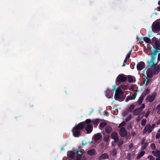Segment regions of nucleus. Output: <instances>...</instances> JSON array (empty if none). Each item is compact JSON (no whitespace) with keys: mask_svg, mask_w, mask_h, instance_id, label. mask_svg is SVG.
Instances as JSON below:
<instances>
[{"mask_svg":"<svg viewBox=\"0 0 160 160\" xmlns=\"http://www.w3.org/2000/svg\"><path fill=\"white\" fill-rule=\"evenodd\" d=\"M156 109L157 110V113L160 114V103L157 106Z\"/></svg>","mask_w":160,"mask_h":160,"instance_id":"33","label":"nucleus"},{"mask_svg":"<svg viewBox=\"0 0 160 160\" xmlns=\"http://www.w3.org/2000/svg\"><path fill=\"white\" fill-rule=\"evenodd\" d=\"M155 48H160V42L158 40H156L155 43Z\"/></svg>","mask_w":160,"mask_h":160,"instance_id":"30","label":"nucleus"},{"mask_svg":"<svg viewBox=\"0 0 160 160\" xmlns=\"http://www.w3.org/2000/svg\"><path fill=\"white\" fill-rule=\"evenodd\" d=\"M85 124H89L92 122V120L90 119H87L84 122Z\"/></svg>","mask_w":160,"mask_h":160,"instance_id":"36","label":"nucleus"},{"mask_svg":"<svg viewBox=\"0 0 160 160\" xmlns=\"http://www.w3.org/2000/svg\"><path fill=\"white\" fill-rule=\"evenodd\" d=\"M157 94L156 93H153L151 95L148 96L146 98L147 100H148V102H152L155 99Z\"/></svg>","mask_w":160,"mask_h":160,"instance_id":"11","label":"nucleus"},{"mask_svg":"<svg viewBox=\"0 0 160 160\" xmlns=\"http://www.w3.org/2000/svg\"><path fill=\"white\" fill-rule=\"evenodd\" d=\"M119 134L121 137H125L127 135V132L125 128L122 127L119 130Z\"/></svg>","mask_w":160,"mask_h":160,"instance_id":"7","label":"nucleus"},{"mask_svg":"<svg viewBox=\"0 0 160 160\" xmlns=\"http://www.w3.org/2000/svg\"><path fill=\"white\" fill-rule=\"evenodd\" d=\"M68 155L71 158H74L75 157V152L72 151H69L68 152Z\"/></svg>","mask_w":160,"mask_h":160,"instance_id":"17","label":"nucleus"},{"mask_svg":"<svg viewBox=\"0 0 160 160\" xmlns=\"http://www.w3.org/2000/svg\"><path fill=\"white\" fill-rule=\"evenodd\" d=\"M156 123L158 125L160 124V119L157 121Z\"/></svg>","mask_w":160,"mask_h":160,"instance_id":"64","label":"nucleus"},{"mask_svg":"<svg viewBox=\"0 0 160 160\" xmlns=\"http://www.w3.org/2000/svg\"><path fill=\"white\" fill-rule=\"evenodd\" d=\"M125 122L124 121H123L119 125L118 128L123 127L125 125Z\"/></svg>","mask_w":160,"mask_h":160,"instance_id":"42","label":"nucleus"},{"mask_svg":"<svg viewBox=\"0 0 160 160\" xmlns=\"http://www.w3.org/2000/svg\"><path fill=\"white\" fill-rule=\"evenodd\" d=\"M145 138H143L142 139V141L141 144H144L145 143Z\"/></svg>","mask_w":160,"mask_h":160,"instance_id":"59","label":"nucleus"},{"mask_svg":"<svg viewBox=\"0 0 160 160\" xmlns=\"http://www.w3.org/2000/svg\"><path fill=\"white\" fill-rule=\"evenodd\" d=\"M128 146L129 148V149H131L133 147V145L132 143H131Z\"/></svg>","mask_w":160,"mask_h":160,"instance_id":"57","label":"nucleus"},{"mask_svg":"<svg viewBox=\"0 0 160 160\" xmlns=\"http://www.w3.org/2000/svg\"><path fill=\"white\" fill-rule=\"evenodd\" d=\"M102 137V135L100 133H98L95 135L94 136V139L95 140H98Z\"/></svg>","mask_w":160,"mask_h":160,"instance_id":"22","label":"nucleus"},{"mask_svg":"<svg viewBox=\"0 0 160 160\" xmlns=\"http://www.w3.org/2000/svg\"><path fill=\"white\" fill-rule=\"evenodd\" d=\"M81 152H82L83 153L84 152H83V150H79V151H78L77 152V154H78L79 153L81 154Z\"/></svg>","mask_w":160,"mask_h":160,"instance_id":"58","label":"nucleus"},{"mask_svg":"<svg viewBox=\"0 0 160 160\" xmlns=\"http://www.w3.org/2000/svg\"><path fill=\"white\" fill-rule=\"evenodd\" d=\"M131 154L130 153H128L127 155V158L128 160H130L131 159Z\"/></svg>","mask_w":160,"mask_h":160,"instance_id":"43","label":"nucleus"},{"mask_svg":"<svg viewBox=\"0 0 160 160\" xmlns=\"http://www.w3.org/2000/svg\"><path fill=\"white\" fill-rule=\"evenodd\" d=\"M127 79V77L123 74H120L117 77L116 82L117 84H119L121 82L126 81Z\"/></svg>","mask_w":160,"mask_h":160,"instance_id":"3","label":"nucleus"},{"mask_svg":"<svg viewBox=\"0 0 160 160\" xmlns=\"http://www.w3.org/2000/svg\"><path fill=\"white\" fill-rule=\"evenodd\" d=\"M147 122V120L145 119H143L141 122V124L142 126H144L145 125Z\"/></svg>","mask_w":160,"mask_h":160,"instance_id":"37","label":"nucleus"},{"mask_svg":"<svg viewBox=\"0 0 160 160\" xmlns=\"http://www.w3.org/2000/svg\"><path fill=\"white\" fill-rule=\"evenodd\" d=\"M128 59H126V58H125V59H124V62H123V65L122 66V67H124V66H125V63L127 62Z\"/></svg>","mask_w":160,"mask_h":160,"instance_id":"51","label":"nucleus"},{"mask_svg":"<svg viewBox=\"0 0 160 160\" xmlns=\"http://www.w3.org/2000/svg\"><path fill=\"white\" fill-rule=\"evenodd\" d=\"M111 154L113 156H115L117 154V150L115 148H113L111 152Z\"/></svg>","mask_w":160,"mask_h":160,"instance_id":"31","label":"nucleus"},{"mask_svg":"<svg viewBox=\"0 0 160 160\" xmlns=\"http://www.w3.org/2000/svg\"><path fill=\"white\" fill-rule=\"evenodd\" d=\"M92 125L91 124H88L85 128V130L87 131V134L91 133L92 131Z\"/></svg>","mask_w":160,"mask_h":160,"instance_id":"13","label":"nucleus"},{"mask_svg":"<svg viewBox=\"0 0 160 160\" xmlns=\"http://www.w3.org/2000/svg\"><path fill=\"white\" fill-rule=\"evenodd\" d=\"M143 117V116L141 115L140 114L138 116L137 118L136 119V121L137 122H139L141 119Z\"/></svg>","mask_w":160,"mask_h":160,"instance_id":"39","label":"nucleus"},{"mask_svg":"<svg viewBox=\"0 0 160 160\" xmlns=\"http://www.w3.org/2000/svg\"><path fill=\"white\" fill-rule=\"evenodd\" d=\"M106 125V123L105 122H101L100 125H99V127L100 128H103Z\"/></svg>","mask_w":160,"mask_h":160,"instance_id":"41","label":"nucleus"},{"mask_svg":"<svg viewBox=\"0 0 160 160\" xmlns=\"http://www.w3.org/2000/svg\"><path fill=\"white\" fill-rule=\"evenodd\" d=\"M81 154L79 153L78 154H77V155L75 160H81L82 156L83 154V153L81 152Z\"/></svg>","mask_w":160,"mask_h":160,"instance_id":"28","label":"nucleus"},{"mask_svg":"<svg viewBox=\"0 0 160 160\" xmlns=\"http://www.w3.org/2000/svg\"><path fill=\"white\" fill-rule=\"evenodd\" d=\"M135 107V105L134 104H132L130 105V107L128 110V112H131L133 109Z\"/></svg>","mask_w":160,"mask_h":160,"instance_id":"29","label":"nucleus"},{"mask_svg":"<svg viewBox=\"0 0 160 160\" xmlns=\"http://www.w3.org/2000/svg\"><path fill=\"white\" fill-rule=\"evenodd\" d=\"M132 48H131L130 52L128 53L127 54V56L125 58H126V59H128L130 58V55L131 54V52H132Z\"/></svg>","mask_w":160,"mask_h":160,"instance_id":"40","label":"nucleus"},{"mask_svg":"<svg viewBox=\"0 0 160 160\" xmlns=\"http://www.w3.org/2000/svg\"><path fill=\"white\" fill-rule=\"evenodd\" d=\"M148 158L150 160H155V158L152 155H149L148 157Z\"/></svg>","mask_w":160,"mask_h":160,"instance_id":"46","label":"nucleus"},{"mask_svg":"<svg viewBox=\"0 0 160 160\" xmlns=\"http://www.w3.org/2000/svg\"><path fill=\"white\" fill-rule=\"evenodd\" d=\"M160 72V66H158L154 68L153 70V73L154 75H157Z\"/></svg>","mask_w":160,"mask_h":160,"instance_id":"16","label":"nucleus"},{"mask_svg":"<svg viewBox=\"0 0 160 160\" xmlns=\"http://www.w3.org/2000/svg\"><path fill=\"white\" fill-rule=\"evenodd\" d=\"M132 116L130 114L125 119V121L126 122H128L129 121L131 118Z\"/></svg>","mask_w":160,"mask_h":160,"instance_id":"38","label":"nucleus"},{"mask_svg":"<svg viewBox=\"0 0 160 160\" xmlns=\"http://www.w3.org/2000/svg\"><path fill=\"white\" fill-rule=\"evenodd\" d=\"M137 95V93L136 91L135 92V93L134 94L130 96H128L126 99H125V102H128L129 100H133L135 99V98H136Z\"/></svg>","mask_w":160,"mask_h":160,"instance_id":"12","label":"nucleus"},{"mask_svg":"<svg viewBox=\"0 0 160 160\" xmlns=\"http://www.w3.org/2000/svg\"><path fill=\"white\" fill-rule=\"evenodd\" d=\"M113 92L112 91L107 89L106 92V96L108 98H111L113 96Z\"/></svg>","mask_w":160,"mask_h":160,"instance_id":"14","label":"nucleus"},{"mask_svg":"<svg viewBox=\"0 0 160 160\" xmlns=\"http://www.w3.org/2000/svg\"><path fill=\"white\" fill-rule=\"evenodd\" d=\"M160 137V134L159 133H157L156 136V138L158 139Z\"/></svg>","mask_w":160,"mask_h":160,"instance_id":"53","label":"nucleus"},{"mask_svg":"<svg viewBox=\"0 0 160 160\" xmlns=\"http://www.w3.org/2000/svg\"><path fill=\"white\" fill-rule=\"evenodd\" d=\"M113 90H115V93L114 95V99L116 100H118L120 101H122L125 98L123 92L121 90L120 87H119L116 89L115 86L114 85Z\"/></svg>","mask_w":160,"mask_h":160,"instance_id":"2","label":"nucleus"},{"mask_svg":"<svg viewBox=\"0 0 160 160\" xmlns=\"http://www.w3.org/2000/svg\"><path fill=\"white\" fill-rule=\"evenodd\" d=\"M152 152L154 156L160 158V150H158L156 152L153 151Z\"/></svg>","mask_w":160,"mask_h":160,"instance_id":"19","label":"nucleus"},{"mask_svg":"<svg viewBox=\"0 0 160 160\" xmlns=\"http://www.w3.org/2000/svg\"><path fill=\"white\" fill-rule=\"evenodd\" d=\"M128 110H127L126 111L123 112V113L124 114V115H125V114H127L128 113Z\"/></svg>","mask_w":160,"mask_h":160,"instance_id":"63","label":"nucleus"},{"mask_svg":"<svg viewBox=\"0 0 160 160\" xmlns=\"http://www.w3.org/2000/svg\"><path fill=\"white\" fill-rule=\"evenodd\" d=\"M73 135L75 137H78L81 136V134L79 130L73 127L72 130Z\"/></svg>","mask_w":160,"mask_h":160,"instance_id":"4","label":"nucleus"},{"mask_svg":"<svg viewBox=\"0 0 160 160\" xmlns=\"http://www.w3.org/2000/svg\"><path fill=\"white\" fill-rule=\"evenodd\" d=\"M152 30L153 32H157L160 30V23L158 22L152 25Z\"/></svg>","mask_w":160,"mask_h":160,"instance_id":"5","label":"nucleus"},{"mask_svg":"<svg viewBox=\"0 0 160 160\" xmlns=\"http://www.w3.org/2000/svg\"><path fill=\"white\" fill-rule=\"evenodd\" d=\"M147 78H151L152 76V73L150 71L147 72Z\"/></svg>","mask_w":160,"mask_h":160,"instance_id":"32","label":"nucleus"},{"mask_svg":"<svg viewBox=\"0 0 160 160\" xmlns=\"http://www.w3.org/2000/svg\"><path fill=\"white\" fill-rule=\"evenodd\" d=\"M135 64L134 62H132L130 64V67L132 69H133Z\"/></svg>","mask_w":160,"mask_h":160,"instance_id":"49","label":"nucleus"},{"mask_svg":"<svg viewBox=\"0 0 160 160\" xmlns=\"http://www.w3.org/2000/svg\"><path fill=\"white\" fill-rule=\"evenodd\" d=\"M150 90L148 88H146L145 90L144 93L145 95L148 94L149 93Z\"/></svg>","mask_w":160,"mask_h":160,"instance_id":"47","label":"nucleus"},{"mask_svg":"<svg viewBox=\"0 0 160 160\" xmlns=\"http://www.w3.org/2000/svg\"><path fill=\"white\" fill-rule=\"evenodd\" d=\"M152 131L151 128V125L150 124H147L143 130V134H145L147 132L148 133H151Z\"/></svg>","mask_w":160,"mask_h":160,"instance_id":"6","label":"nucleus"},{"mask_svg":"<svg viewBox=\"0 0 160 160\" xmlns=\"http://www.w3.org/2000/svg\"><path fill=\"white\" fill-rule=\"evenodd\" d=\"M109 139V137H105L104 138V140L106 141L107 142L108 141Z\"/></svg>","mask_w":160,"mask_h":160,"instance_id":"55","label":"nucleus"},{"mask_svg":"<svg viewBox=\"0 0 160 160\" xmlns=\"http://www.w3.org/2000/svg\"><path fill=\"white\" fill-rule=\"evenodd\" d=\"M128 81L130 83L134 82L133 77L129 75L128 76Z\"/></svg>","mask_w":160,"mask_h":160,"instance_id":"27","label":"nucleus"},{"mask_svg":"<svg viewBox=\"0 0 160 160\" xmlns=\"http://www.w3.org/2000/svg\"><path fill=\"white\" fill-rule=\"evenodd\" d=\"M145 106V104H142V105L139 108H140L141 109V110L142 111V109L144 108Z\"/></svg>","mask_w":160,"mask_h":160,"instance_id":"54","label":"nucleus"},{"mask_svg":"<svg viewBox=\"0 0 160 160\" xmlns=\"http://www.w3.org/2000/svg\"><path fill=\"white\" fill-rule=\"evenodd\" d=\"M145 66V63L143 62H138L137 65V70L138 71L142 70Z\"/></svg>","mask_w":160,"mask_h":160,"instance_id":"9","label":"nucleus"},{"mask_svg":"<svg viewBox=\"0 0 160 160\" xmlns=\"http://www.w3.org/2000/svg\"><path fill=\"white\" fill-rule=\"evenodd\" d=\"M135 132H132L131 134L132 136H134L135 135Z\"/></svg>","mask_w":160,"mask_h":160,"instance_id":"62","label":"nucleus"},{"mask_svg":"<svg viewBox=\"0 0 160 160\" xmlns=\"http://www.w3.org/2000/svg\"><path fill=\"white\" fill-rule=\"evenodd\" d=\"M144 98V96L142 95L139 97L138 101V102L139 105L141 104L142 103Z\"/></svg>","mask_w":160,"mask_h":160,"instance_id":"26","label":"nucleus"},{"mask_svg":"<svg viewBox=\"0 0 160 160\" xmlns=\"http://www.w3.org/2000/svg\"><path fill=\"white\" fill-rule=\"evenodd\" d=\"M128 88V87L127 85H122L121 86V88H122V89L124 90H126Z\"/></svg>","mask_w":160,"mask_h":160,"instance_id":"44","label":"nucleus"},{"mask_svg":"<svg viewBox=\"0 0 160 160\" xmlns=\"http://www.w3.org/2000/svg\"><path fill=\"white\" fill-rule=\"evenodd\" d=\"M95 152V150L94 149H91L87 152V153L90 156H92Z\"/></svg>","mask_w":160,"mask_h":160,"instance_id":"23","label":"nucleus"},{"mask_svg":"<svg viewBox=\"0 0 160 160\" xmlns=\"http://www.w3.org/2000/svg\"><path fill=\"white\" fill-rule=\"evenodd\" d=\"M123 143V140H121L119 141L118 143V147H120L122 145Z\"/></svg>","mask_w":160,"mask_h":160,"instance_id":"45","label":"nucleus"},{"mask_svg":"<svg viewBox=\"0 0 160 160\" xmlns=\"http://www.w3.org/2000/svg\"><path fill=\"white\" fill-rule=\"evenodd\" d=\"M151 148L153 150H155L156 148L155 145L154 143H152L151 145Z\"/></svg>","mask_w":160,"mask_h":160,"instance_id":"48","label":"nucleus"},{"mask_svg":"<svg viewBox=\"0 0 160 160\" xmlns=\"http://www.w3.org/2000/svg\"><path fill=\"white\" fill-rule=\"evenodd\" d=\"M150 111L149 110H148L146 112L145 115V117L146 118H147L148 117V115H149V114H150Z\"/></svg>","mask_w":160,"mask_h":160,"instance_id":"50","label":"nucleus"},{"mask_svg":"<svg viewBox=\"0 0 160 160\" xmlns=\"http://www.w3.org/2000/svg\"><path fill=\"white\" fill-rule=\"evenodd\" d=\"M145 112L144 111H143L141 112V113H140L141 115H142L143 117L144 114H145Z\"/></svg>","mask_w":160,"mask_h":160,"instance_id":"61","label":"nucleus"},{"mask_svg":"<svg viewBox=\"0 0 160 160\" xmlns=\"http://www.w3.org/2000/svg\"><path fill=\"white\" fill-rule=\"evenodd\" d=\"M99 119H97L95 120H93L92 121L94 125H97L99 123Z\"/></svg>","mask_w":160,"mask_h":160,"instance_id":"35","label":"nucleus"},{"mask_svg":"<svg viewBox=\"0 0 160 160\" xmlns=\"http://www.w3.org/2000/svg\"><path fill=\"white\" fill-rule=\"evenodd\" d=\"M132 127V125L131 124H128L127 126V129L128 130H129L131 129Z\"/></svg>","mask_w":160,"mask_h":160,"instance_id":"56","label":"nucleus"},{"mask_svg":"<svg viewBox=\"0 0 160 160\" xmlns=\"http://www.w3.org/2000/svg\"><path fill=\"white\" fill-rule=\"evenodd\" d=\"M85 123L84 122H82L79 123L77 125H76L74 127L75 128H77L78 129L80 130H82L86 126V125L84 123Z\"/></svg>","mask_w":160,"mask_h":160,"instance_id":"8","label":"nucleus"},{"mask_svg":"<svg viewBox=\"0 0 160 160\" xmlns=\"http://www.w3.org/2000/svg\"><path fill=\"white\" fill-rule=\"evenodd\" d=\"M158 61H160V53L158 54Z\"/></svg>","mask_w":160,"mask_h":160,"instance_id":"60","label":"nucleus"},{"mask_svg":"<svg viewBox=\"0 0 160 160\" xmlns=\"http://www.w3.org/2000/svg\"><path fill=\"white\" fill-rule=\"evenodd\" d=\"M105 130L106 132L108 134L111 132L112 128L110 126H108L105 127Z\"/></svg>","mask_w":160,"mask_h":160,"instance_id":"21","label":"nucleus"},{"mask_svg":"<svg viewBox=\"0 0 160 160\" xmlns=\"http://www.w3.org/2000/svg\"><path fill=\"white\" fill-rule=\"evenodd\" d=\"M109 158L108 155L107 153H104L101 155L98 158L99 160H101L102 159H108Z\"/></svg>","mask_w":160,"mask_h":160,"instance_id":"15","label":"nucleus"},{"mask_svg":"<svg viewBox=\"0 0 160 160\" xmlns=\"http://www.w3.org/2000/svg\"><path fill=\"white\" fill-rule=\"evenodd\" d=\"M156 125L155 124H153L152 126H151V128L152 130V131L156 127Z\"/></svg>","mask_w":160,"mask_h":160,"instance_id":"52","label":"nucleus"},{"mask_svg":"<svg viewBox=\"0 0 160 160\" xmlns=\"http://www.w3.org/2000/svg\"><path fill=\"white\" fill-rule=\"evenodd\" d=\"M111 137L114 140L115 142H117L119 140L117 133L116 132H113L111 135Z\"/></svg>","mask_w":160,"mask_h":160,"instance_id":"10","label":"nucleus"},{"mask_svg":"<svg viewBox=\"0 0 160 160\" xmlns=\"http://www.w3.org/2000/svg\"><path fill=\"white\" fill-rule=\"evenodd\" d=\"M148 145V142H145V143L141 144V150H145Z\"/></svg>","mask_w":160,"mask_h":160,"instance_id":"24","label":"nucleus"},{"mask_svg":"<svg viewBox=\"0 0 160 160\" xmlns=\"http://www.w3.org/2000/svg\"><path fill=\"white\" fill-rule=\"evenodd\" d=\"M145 154V152L144 151H142L138 155L137 157V159H139L142 157Z\"/></svg>","mask_w":160,"mask_h":160,"instance_id":"25","label":"nucleus"},{"mask_svg":"<svg viewBox=\"0 0 160 160\" xmlns=\"http://www.w3.org/2000/svg\"><path fill=\"white\" fill-rule=\"evenodd\" d=\"M146 81L145 79L144 80V81H143V82L144 84L145 83V84L146 86H147L149 83L150 79H148V78H147V77H146Z\"/></svg>","mask_w":160,"mask_h":160,"instance_id":"34","label":"nucleus"},{"mask_svg":"<svg viewBox=\"0 0 160 160\" xmlns=\"http://www.w3.org/2000/svg\"><path fill=\"white\" fill-rule=\"evenodd\" d=\"M142 111L141 109L140 108H138L135 109L133 112V114L135 115H137Z\"/></svg>","mask_w":160,"mask_h":160,"instance_id":"18","label":"nucleus"},{"mask_svg":"<svg viewBox=\"0 0 160 160\" xmlns=\"http://www.w3.org/2000/svg\"><path fill=\"white\" fill-rule=\"evenodd\" d=\"M160 48H155L152 52L151 54V59L150 61H148L147 63L148 64V66L151 67L155 66L158 64V62L156 63H154V61L156 60V58L157 53L160 52Z\"/></svg>","mask_w":160,"mask_h":160,"instance_id":"1","label":"nucleus"},{"mask_svg":"<svg viewBox=\"0 0 160 160\" xmlns=\"http://www.w3.org/2000/svg\"><path fill=\"white\" fill-rule=\"evenodd\" d=\"M150 37V35H149L148 37H146L143 38V41L147 43H151V39L149 38Z\"/></svg>","mask_w":160,"mask_h":160,"instance_id":"20","label":"nucleus"}]
</instances>
